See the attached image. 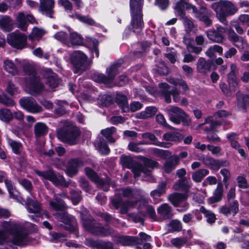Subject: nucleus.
<instances>
[{"label":"nucleus","instance_id":"nucleus-35","mask_svg":"<svg viewBox=\"0 0 249 249\" xmlns=\"http://www.w3.org/2000/svg\"><path fill=\"white\" fill-rule=\"evenodd\" d=\"M209 174V171L205 169H201L193 173L192 178L193 181L196 183H199L204 178Z\"/></svg>","mask_w":249,"mask_h":249},{"label":"nucleus","instance_id":"nucleus-51","mask_svg":"<svg viewBox=\"0 0 249 249\" xmlns=\"http://www.w3.org/2000/svg\"><path fill=\"white\" fill-rule=\"evenodd\" d=\"M0 103L6 107H13L15 105L14 100L4 93L0 94Z\"/></svg>","mask_w":249,"mask_h":249},{"label":"nucleus","instance_id":"nucleus-42","mask_svg":"<svg viewBox=\"0 0 249 249\" xmlns=\"http://www.w3.org/2000/svg\"><path fill=\"white\" fill-rule=\"evenodd\" d=\"M167 183L165 181H161L159 183L157 189L153 190L150 193L152 196H160L166 192Z\"/></svg>","mask_w":249,"mask_h":249},{"label":"nucleus","instance_id":"nucleus-61","mask_svg":"<svg viewBox=\"0 0 249 249\" xmlns=\"http://www.w3.org/2000/svg\"><path fill=\"white\" fill-rule=\"evenodd\" d=\"M238 187L239 188L245 189L249 188L247 179L243 176H238L236 178Z\"/></svg>","mask_w":249,"mask_h":249},{"label":"nucleus","instance_id":"nucleus-55","mask_svg":"<svg viewBox=\"0 0 249 249\" xmlns=\"http://www.w3.org/2000/svg\"><path fill=\"white\" fill-rule=\"evenodd\" d=\"M156 120L159 124L170 130H176V129L167 123L164 116L161 114H158L156 117Z\"/></svg>","mask_w":249,"mask_h":249},{"label":"nucleus","instance_id":"nucleus-31","mask_svg":"<svg viewBox=\"0 0 249 249\" xmlns=\"http://www.w3.org/2000/svg\"><path fill=\"white\" fill-rule=\"evenodd\" d=\"M173 188L176 191H182L186 194L189 192L190 186L186 178H179L173 185Z\"/></svg>","mask_w":249,"mask_h":249},{"label":"nucleus","instance_id":"nucleus-27","mask_svg":"<svg viewBox=\"0 0 249 249\" xmlns=\"http://www.w3.org/2000/svg\"><path fill=\"white\" fill-rule=\"evenodd\" d=\"M115 102L120 107L122 112H128L129 107L127 97L123 94L117 93L116 95Z\"/></svg>","mask_w":249,"mask_h":249},{"label":"nucleus","instance_id":"nucleus-54","mask_svg":"<svg viewBox=\"0 0 249 249\" xmlns=\"http://www.w3.org/2000/svg\"><path fill=\"white\" fill-rule=\"evenodd\" d=\"M143 169V165L139 162H135L132 166V172L134 174L135 178L140 177L142 173Z\"/></svg>","mask_w":249,"mask_h":249},{"label":"nucleus","instance_id":"nucleus-58","mask_svg":"<svg viewBox=\"0 0 249 249\" xmlns=\"http://www.w3.org/2000/svg\"><path fill=\"white\" fill-rule=\"evenodd\" d=\"M123 197L121 194H117L115 195L114 198L111 200V202L112 206L115 209L118 210L121 207L123 203Z\"/></svg>","mask_w":249,"mask_h":249},{"label":"nucleus","instance_id":"nucleus-3","mask_svg":"<svg viewBox=\"0 0 249 249\" xmlns=\"http://www.w3.org/2000/svg\"><path fill=\"white\" fill-rule=\"evenodd\" d=\"M87 56L80 51H74L71 56V63L74 73L82 74L89 67Z\"/></svg>","mask_w":249,"mask_h":249},{"label":"nucleus","instance_id":"nucleus-4","mask_svg":"<svg viewBox=\"0 0 249 249\" xmlns=\"http://www.w3.org/2000/svg\"><path fill=\"white\" fill-rule=\"evenodd\" d=\"M35 173L38 176L42 177L43 178L52 182L56 187L68 188L70 184V182L66 181L62 175L56 174L52 169L44 171L35 170Z\"/></svg>","mask_w":249,"mask_h":249},{"label":"nucleus","instance_id":"nucleus-1","mask_svg":"<svg viewBox=\"0 0 249 249\" xmlns=\"http://www.w3.org/2000/svg\"><path fill=\"white\" fill-rule=\"evenodd\" d=\"M144 0H129L130 22L123 32V36L127 38L131 32L140 35L144 27L142 9Z\"/></svg>","mask_w":249,"mask_h":249},{"label":"nucleus","instance_id":"nucleus-59","mask_svg":"<svg viewBox=\"0 0 249 249\" xmlns=\"http://www.w3.org/2000/svg\"><path fill=\"white\" fill-rule=\"evenodd\" d=\"M23 71L26 75L29 76H36L37 73L33 66L30 64H26L23 66Z\"/></svg>","mask_w":249,"mask_h":249},{"label":"nucleus","instance_id":"nucleus-48","mask_svg":"<svg viewBox=\"0 0 249 249\" xmlns=\"http://www.w3.org/2000/svg\"><path fill=\"white\" fill-rule=\"evenodd\" d=\"M169 227L171 228V230H169V232L180 231L182 229V225L181 222L178 219H173L169 223Z\"/></svg>","mask_w":249,"mask_h":249},{"label":"nucleus","instance_id":"nucleus-40","mask_svg":"<svg viewBox=\"0 0 249 249\" xmlns=\"http://www.w3.org/2000/svg\"><path fill=\"white\" fill-rule=\"evenodd\" d=\"M158 213L163 215L165 219H170L172 217L171 209L166 203L161 204L157 209Z\"/></svg>","mask_w":249,"mask_h":249},{"label":"nucleus","instance_id":"nucleus-21","mask_svg":"<svg viewBox=\"0 0 249 249\" xmlns=\"http://www.w3.org/2000/svg\"><path fill=\"white\" fill-rule=\"evenodd\" d=\"M82 225L84 230L91 233L95 226L97 225L96 220L90 214H81Z\"/></svg>","mask_w":249,"mask_h":249},{"label":"nucleus","instance_id":"nucleus-11","mask_svg":"<svg viewBox=\"0 0 249 249\" xmlns=\"http://www.w3.org/2000/svg\"><path fill=\"white\" fill-rule=\"evenodd\" d=\"M24 82L26 87L32 93L39 94L44 90V85L41 82V79L39 75L25 77Z\"/></svg>","mask_w":249,"mask_h":249},{"label":"nucleus","instance_id":"nucleus-37","mask_svg":"<svg viewBox=\"0 0 249 249\" xmlns=\"http://www.w3.org/2000/svg\"><path fill=\"white\" fill-rule=\"evenodd\" d=\"M3 68L6 71L13 75L17 74L18 72V68L16 65L11 60L8 59L4 61Z\"/></svg>","mask_w":249,"mask_h":249},{"label":"nucleus","instance_id":"nucleus-24","mask_svg":"<svg viewBox=\"0 0 249 249\" xmlns=\"http://www.w3.org/2000/svg\"><path fill=\"white\" fill-rule=\"evenodd\" d=\"M124 60L122 59H118L109 68L107 69L106 71L107 77L111 83L114 80L115 76L118 73V68L122 66Z\"/></svg>","mask_w":249,"mask_h":249},{"label":"nucleus","instance_id":"nucleus-7","mask_svg":"<svg viewBox=\"0 0 249 249\" xmlns=\"http://www.w3.org/2000/svg\"><path fill=\"white\" fill-rule=\"evenodd\" d=\"M236 70V65L231 64V71L228 74V82L229 87L224 82L219 83L220 89L226 96H230L231 94V91H235L238 88V83L235 73Z\"/></svg>","mask_w":249,"mask_h":249},{"label":"nucleus","instance_id":"nucleus-16","mask_svg":"<svg viewBox=\"0 0 249 249\" xmlns=\"http://www.w3.org/2000/svg\"><path fill=\"white\" fill-rule=\"evenodd\" d=\"M85 175L93 183H95L97 186L103 187L105 184L110 180V178L107 177L105 179L100 178L97 173L95 172L92 168L89 167H86L84 169Z\"/></svg>","mask_w":249,"mask_h":249},{"label":"nucleus","instance_id":"nucleus-46","mask_svg":"<svg viewBox=\"0 0 249 249\" xmlns=\"http://www.w3.org/2000/svg\"><path fill=\"white\" fill-rule=\"evenodd\" d=\"M99 102L105 107H108L114 103V97L112 95L104 94L100 96Z\"/></svg>","mask_w":249,"mask_h":249},{"label":"nucleus","instance_id":"nucleus-39","mask_svg":"<svg viewBox=\"0 0 249 249\" xmlns=\"http://www.w3.org/2000/svg\"><path fill=\"white\" fill-rule=\"evenodd\" d=\"M153 70L155 73L160 75H167L169 73V69L163 61L159 62Z\"/></svg>","mask_w":249,"mask_h":249},{"label":"nucleus","instance_id":"nucleus-30","mask_svg":"<svg viewBox=\"0 0 249 249\" xmlns=\"http://www.w3.org/2000/svg\"><path fill=\"white\" fill-rule=\"evenodd\" d=\"M15 24L16 26L23 32L27 30L29 23L27 21V18L23 12L18 14L15 19Z\"/></svg>","mask_w":249,"mask_h":249},{"label":"nucleus","instance_id":"nucleus-57","mask_svg":"<svg viewBox=\"0 0 249 249\" xmlns=\"http://www.w3.org/2000/svg\"><path fill=\"white\" fill-rule=\"evenodd\" d=\"M80 187L86 193H89L91 191V187L89 181L83 177L80 178L79 180Z\"/></svg>","mask_w":249,"mask_h":249},{"label":"nucleus","instance_id":"nucleus-17","mask_svg":"<svg viewBox=\"0 0 249 249\" xmlns=\"http://www.w3.org/2000/svg\"><path fill=\"white\" fill-rule=\"evenodd\" d=\"M114 232L113 229L107 224L103 226L101 223H97L91 234L99 237H108Z\"/></svg>","mask_w":249,"mask_h":249},{"label":"nucleus","instance_id":"nucleus-50","mask_svg":"<svg viewBox=\"0 0 249 249\" xmlns=\"http://www.w3.org/2000/svg\"><path fill=\"white\" fill-rule=\"evenodd\" d=\"M70 194L71 196V201L74 205L78 204L82 199L81 195V192L75 190H72L70 191Z\"/></svg>","mask_w":249,"mask_h":249},{"label":"nucleus","instance_id":"nucleus-41","mask_svg":"<svg viewBox=\"0 0 249 249\" xmlns=\"http://www.w3.org/2000/svg\"><path fill=\"white\" fill-rule=\"evenodd\" d=\"M14 115L10 109L5 108L0 109V120L5 123L10 122L13 118Z\"/></svg>","mask_w":249,"mask_h":249},{"label":"nucleus","instance_id":"nucleus-9","mask_svg":"<svg viewBox=\"0 0 249 249\" xmlns=\"http://www.w3.org/2000/svg\"><path fill=\"white\" fill-rule=\"evenodd\" d=\"M7 42L13 48L21 50L27 44V36L23 33L13 32L7 36Z\"/></svg>","mask_w":249,"mask_h":249},{"label":"nucleus","instance_id":"nucleus-60","mask_svg":"<svg viewBox=\"0 0 249 249\" xmlns=\"http://www.w3.org/2000/svg\"><path fill=\"white\" fill-rule=\"evenodd\" d=\"M116 128L114 126L107 128L101 131V134L106 138V139H112L114 141V139L112 137V134L116 132Z\"/></svg>","mask_w":249,"mask_h":249},{"label":"nucleus","instance_id":"nucleus-38","mask_svg":"<svg viewBox=\"0 0 249 249\" xmlns=\"http://www.w3.org/2000/svg\"><path fill=\"white\" fill-rule=\"evenodd\" d=\"M76 18L80 22L90 26H94L95 27H100V24L96 23L91 18L88 16H83L78 13L75 15Z\"/></svg>","mask_w":249,"mask_h":249},{"label":"nucleus","instance_id":"nucleus-33","mask_svg":"<svg viewBox=\"0 0 249 249\" xmlns=\"http://www.w3.org/2000/svg\"><path fill=\"white\" fill-rule=\"evenodd\" d=\"M26 204L30 213L40 214V205L37 200L28 197L27 198Z\"/></svg>","mask_w":249,"mask_h":249},{"label":"nucleus","instance_id":"nucleus-22","mask_svg":"<svg viewBox=\"0 0 249 249\" xmlns=\"http://www.w3.org/2000/svg\"><path fill=\"white\" fill-rule=\"evenodd\" d=\"M223 186L221 181L218 182L216 188L213 192V196L207 199L208 203L212 204L221 201L223 196Z\"/></svg>","mask_w":249,"mask_h":249},{"label":"nucleus","instance_id":"nucleus-10","mask_svg":"<svg viewBox=\"0 0 249 249\" xmlns=\"http://www.w3.org/2000/svg\"><path fill=\"white\" fill-rule=\"evenodd\" d=\"M140 238L132 236H122L119 237V242L123 246H133L142 244V240L151 241V237L143 232L139 234Z\"/></svg>","mask_w":249,"mask_h":249},{"label":"nucleus","instance_id":"nucleus-14","mask_svg":"<svg viewBox=\"0 0 249 249\" xmlns=\"http://www.w3.org/2000/svg\"><path fill=\"white\" fill-rule=\"evenodd\" d=\"M19 104L28 112L32 113H37L42 111V107L37 104L36 100L32 98H21L19 101Z\"/></svg>","mask_w":249,"mask_h":249},{"label":"nucleus","instance_id":"nucleus-64","mask_svg":"<svg viewBox=\"0 0 249 249\" xmlns=\"http://www.w3.org/2000/svg\"><path fill=\"white\" fill-rule=\"evenodd\" d=\"M142 137L143 139H147L149 140L151 142V144L156 145V144H158L159 142L158 138L156 136L151 132H146L142 134Z\"/></svg>","mask_w":249,"mask_h":249},{"label":"nucleus","instance_id":"nucleus-12","mask_svg":"<svg viewBox=\"0 0 249 249\" xmlns=\"http://www.w3.org/2000/svg\"><path fill=\"white\" fill-rule=\"evenodd\" d=\"M9 232L12 235L11 242L15 245L20 246L23 245L24 240L28 234L25 232L24 228L16 225L11 228Z\"/></svg>","mask_w":249,"mask_h":249},{"label":"nucleus","instance_id":"nucleus-6","mask_svg":"<svg viewBox=\"0 0 249 249\" xmlns=\"http://www.w3.org/2000/svg\"><path fill=\"white\" fill-rule=\"evenodd\" d=\"M170 120L175 124H179L181 123L184 126H189L191 124V120L188 115L181 108L173 107L168 111Z\"/></svg>","mask_w":249,"mask_h":249},{"label":"nucleus","instance_id":"nucleus-44","mask_svg":"<svg viewBox=\"0 0 249 249\" xmlns=\"http://www.w3.org/2000/svg\"><path fill=\"white\" fill-rule=\"evenodd\" d=\"M138 158L143 162V165L145 167L154 169V168H156L159 166V163L156 160L142 156H139Z\"/></svg>","mask_w":249,"mask_h":249},{"label":"nucleus","instance_id":"nucleus-56","mask_svg":"<svg viewBox=\"0 0 249 249\" xmlns=\"http://www.w3.org/2000/svg\"><path fill=\"white\" fill-rule=\"evenodd\" d=\"M216 160H217L214 159L211 157L206 156L203 158L202 162L209 168L214 170L215 166L216 165Z\"/></svg>","mask_w":249,"mask_h":249},{"label":"nucleus","instance_id":"nucleus-18","mask_svg":"<svg viewBox=\"0 0 249 249\" xmlns=\"http://www.w3.org/2000/svg\"><path fill=\"white\" fill-rule=\"evenodd\" d=\"M225 29L222 27H217L216 29L209 30L207 32L208 38L213 42L221 43L224 40V33Z\"/></svg>","mask_w":249,"mask_h":249},{"label":"nucleus","instance_id":"nucleus-34","mask_svg":"<svg viewBox=\"0 0 249 249\" xmlns=\"http://www.w3.org/2000/svg\"><path fill=\"white\" fill-rule=\"evenodd\" d=\"M184 135L178 132H168L163 135L162 139L163 140L169 142H181Z\"/></svg>","mask_w":249,"mask_h":249},{"label":"nucleus","instance_id":"nucleus-53","mask_svg":"<svg viewBox=\"0 0 249 249\" xmlns=\"http://www.w3.org/2000/svg\"><path fill=\"white\" fill-rule=\"evenodd\" d=\"M13 152L16 155L21 154L20 148L22 147V143L16 141L10 140L9 142Z\"/></svg>","mask_w":249,"mask_h":249},{"label":"nucleus","instance_id":"nucleus-13","mask_svg":"<svg viewBox=\"0 0 249 249\" xmlns=\"http://www.w3.org/2000/svg\"><path fill=\"white\" fill-rule=\"evenodd\" d=\"M84 165V161L79 158L69 159L66 166L65 173L70 178H73L78 173L79 170Z\"/></svg>","mask_w":249,"mask_h":249},{"label":"nucleus","instance_id":"nucleus-52","mask_svg":"<svg viewBox=\"0 0 249 249\" xmlns=\"http://www.w3.org/2000/svg\"><path fill=\"white\" fill-rule=\"evenodd\" d=\"M99 151L102 155H108L110 152V150L109 148L107 142L105 141H100L98 144Z\"/></svg>","mask_w":249,"mask_h":249},{"label":"nucleus","instance_id":"nucleus-8","mask_svg":"<svg viewBox=\"0 0 249 249\" xmlns=\"http://www.w3.org/2000/svg\"><path fill=\"white\" fill-rule=\"evenodd\" d=\"M194 17L205 27H210L213 24V14L205 6L201 5L193 8Z\"/></svg>","mask_w":249,"mask_h":249},{"label":"nucleus","instance_id":"nucleus-63","mask_svg":"<svg viewBox=\"0 0 249 249\" xmlns=\"http://www.w3.org/2000/svg\"><path fill=\"white\" fill-rule=\"evenodd\" d=\"M142 137L143 139H147L149 140L151 142V144L156 145V144H158L159 142L158 138L156 136L151 132H146L142 134Z\"/></svg>","mask_w":249,"mask_h":249},{"label":"nucleus","instance_id":"nucleus-28","mask_svg":"<svg viewBox=\"0 0 249 249\" xmlns=\"http://www.w3.org/2000/svg\"><path fill=\"white\" fill-rule=\"evenodd\" d=\"M158 109L153 106L148 107L144 111H142L136 114V117L140 119H145L153 117L157 113Z\"/></svg>","mask_w":249,"mask_h":249},{"label":"nucleus","instance_id":"nucleus-2","mask_svg":"<svg viewBox=\"0 0 249 249\" xmlns=\"http://www.w3.org/2000/svg\"><path fill=\"white\" fill-rule=\"evenodd\" d=\"M211 7L215 12L219 20L223 24L227 25V18L234 15L237 8L229 0H220L212 4Z\"/></svg>","mask_w":249,"mask_h":249},{"label":"nucleus","instance_id":"nucleus-47","mask_svg":"<svg viewBox=\"0 0 249 249\" xmlns=\"http://www.w3.org/2000/svg\"><path fill=\"white\" fill-rule=\"evenodd\" d=\"M122 192V196L124 198H127L130 199L137 198L135 197L133 189L130 186L123 187L120 189Z\"/></svg>","mask_w":249,"mask_h":249},{"label":"nucleus","instance_id":"nucleus-43","mask_svg":"<svg viewBox=\"0 0 249 249\" xmlns=\"http://www.w3.org/2000/svg\"><path fill=\"white\" fill-rule=\"evenodd\" d=\"M91 76L94 81L99 83L107 84L111 83L107 76L103 73L94 72L92 74Z\"/></svg>","mask_w":249,"mask_h":249},{"label":"nucleus","instance_id":"nucleus-62","mask_svg":"<svg viewBox=\"0 0 249 249\" xmlns=\"http://www.w3.org/2000/svg\"><path fill=\"white\" fill-rule=\"evenodd\" d=\"M142 137L143 139H147L149 140L151 142V144L156 145V144H158L159 142L158 138L156 136L151 132H146L142 134Z\"/></svg>","mask_w":249,"mask_h":249},{"label":"nucleus","instance_id":"nucleus-45","mask_svg":"<svg viewBox=\"0 0 249 249\" xmlns=\"http://www.w3.org/2000/svg\"><path fill=\"white\" fill-rule=\"evenodd\" d=\"M70 41L73 45H82L84 39L82 36L76 32H71L70 36Z\"/></svg>","mask_w":249,"mask_h":249},{"label":"nucleus","instance_id":"nucleus-26","mask_svg":"<svg viewBox=\"0 0 249 249\" xmlns=\"http://www.w3.org/2000/svg\"><path fill=\"white\" fill-rule=\"evenodd\" d=\"M88 244L94 249H113V244L110 241L90 239L88 241Z\"/></svg>","mask_w":249,"mask_h":249},{"label":"nucleus","instance_id":"nucleus-23","mask_svg":"<svg viewBox=\"0 0 249 249\" xmlns=\"http://www.w3.org/2000/svg\"><path fill=\"white\" fill-rule=\"evenodd\" d=\"M179 163V157L174 155L169 157L165 161L163 167L164 171L166 173L170 174L176 167Z\"/></svg>","mask_w":249,"mask_h":249},{"label":"nucleus","instance_id":"nucleus-36","mask_svg":"<svg viewBox=\"0 0 249 249\" xmlns=\"http://www.w3.org/2000/svg\"><path fill=\"white\" fill-rule=\"evenodd\" d=\"M200 211L206 218V221L208 223L212 225L215 222L216 220V215L212 211L207 210L204 206H200Z\"/></svg>","mask_w":249,"mask_h":249},{"label":"nucleus","instance_id":"nucleus-32","mask_svg":"<svg viewBox=\"0 0 249 249\" xmlns=\"http://www.w3.org/2000/svg\"><path fill=\"white\" fill-rule=\"evenodd\" d=\"M187 194L183 193H175L169 195L168 199L175 207H178L179 204L187 199Z\"/></svg>","mask_w":249,"mask_h":249},{"label":"nucleus","instance_id":"nucleus-49","mask_svg":"<svg viewBox=\"0 0 249 249\" xmlns=\"http://www.w3.org/2000/svg\"><path fill=\"white\" fill-rule=\"evenodd\" d=\"M228 37V39L233 45H235V42H239L241 45L242 44V41H243V38L237 35L232 29L229 31Z\"/></svg>","mask_w":249,"mask_h":249},{"label":"nucleus","instance_id":"nucleus-25","mask_svg":"<svg viewBox=\"0 0 249 249\" xmlns=\"http://www.w3.org/2000/svg\"><path fill=\"white\" fill-rule=\"evenodd\" d=\"M14 22L7 15L0 17V28L4 32H10L14 29Z\"/></svg>","mask_w":249,"mask_h":249},{"label":"nucleus","instance_id":"nucleus-29","mask_svg":"<svg viewBox=\"0 0 249 249\" xmlns=\"http://www.w3.org/2000/svg\"><path fill=\"white\" fill-rule=\"evenodd\" d=\"M49 131V128L46 124L37 122L34 125V134L36 138L46 135Z\"/></svg>","mask_w":249,"mask_h":249},{"label":"nucleus","instance_id":"nucleus-15","mask_svg":"<svg viewBox=\"0 0 249 249\" xmlns=\"http://www.w3.org/2000/svg\"><path fill=\"white\" fill-rule=\"evenodd\" d=\"M217 66L212 59L206 60L204 58L200 57L197 61L196 64L197 71L201 74H206L210 72L211 70H215Z\"/></svg>","mask_w":249,"mask_h":249},{"label":"nucleus","instance_id":"nucleus-20","mask_svg":"<svg viewBox=\"0 0 249 249\" xmlns=\"http://www.w3.org/2000/svg\"><path fill=\"white\" fill-rule=\"evenodd\" d=\"M46 84L51 89H53L57 87L61 80L58 75L49 69L45 72Z\"/></svg>","mask_w":249,"mask_h":249},{"label":"nucleus","instance_id":"nucleus-19","mask_svg":"<svg viewBox=\"0 0 249 249\" xmlns=\"http://www.w3.org/2000/svg\"><path fill=\"white\" fill-rule=\"evenodd\" d=\"M39 11L50 18H53L54 14L53 8L55 1L54 0H39Z\"/></svg>","mask_w":249,"mask_h":249},{"label":"nucleus","instance_id":"nucleus-5","mask_svg":"<svg viewBox=\"0 0 249 249\" xmlns=\"http://www.w3.org/2000/svg\"><path fill=\"white\" fill-rule=\"evenodd\" d=\"M81 135L80 129L76 127H66L57 132V137L62 142L70 145L77 143V139Z\"/></svg>","mask_w":249,"mask_h":249}]
</instances>
